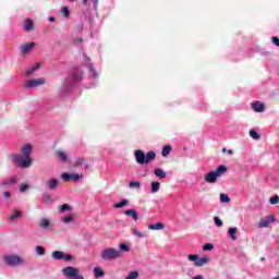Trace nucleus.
<instances>
[{
  "label": "nucleus",
  "instance_id": "16",
  "mask_svg": "<svg viewBox=\"0 0 279 279\" xmlns=\"http://www.w3.org/2000/svg\"><path fill=\"white\" fill-rule=\"evenodd\" d=\"M124 215L126 217H131L133 221H136L138 219V211H136L135 209H126L124 211Z\"/></svg>",
  "mask_w": 279,
  "mask_h": 279
},
{
  "label": "nucleus",
  "instance_id": "57",
  "mask_svg": "<svg viewBox=\"0 0 279 279\" xmlns=\"http://www.w3.org/2000/svg\"><path fill=\"white\" fill-rule=\"evenodd\" d=\"M260 260H262V263L265 262V257H262Z\"/></svg>",
  "mask_w": 279,
  "mask_h": 279
},
{
  "label": "nucleus",
  "instance_id": "27",
  "mask_svg": "<svg viewBox=\"0 0 279 279\" xmlns=\"http://www.w3.org/2000/svg\"><path fill=\"white\" fill-rule=\"evenodd\" d=\"M38 69H40V63H36L32 68H27L26 75H32L33 73H36V71H38Z\"/></svg>",
  "mask_w": 279,
  "mask_h": 279
},
{
  "label": "nucleus",
  "instance_id": "14",
  "mask_svg": "<svg viewBox=\"0 0 279 279\" xmlns=\"http://www.w3.org/2000/svg\"><path fill=\"white\" fill-rule=\"evenodd\" d=\"M36 47V43H28L26 45L21 46V54L22 56H27L29 51H32Z\"/></svg>",
  "mask_w": 279,
  "mask_h": 279
},
{
  "label": "nucleus",
  "instance_id": "54",
  "mask_svg": "<svg viewBox=\"0 0 279 279\" xmlns=\"http://www.w3.org/2000/svg\"><path fill=\"white\" fill-rule=\"evenodd\" d=\"M48 21H49L50 23H56V17H54V16H49V17H48Z\"/></svg>",
  "mask_w": 279,
  "mask_h": 279
},
{
  "label": "nucleus",
  "instance_id": "3",
  "mask_svg": "<svg viewBox=\"0 0 279 279\" xmlns=\"http://www.w3.org/2000/svg\"><path fill=\"white\" fill-rule=\"evenodd\" d=\"M134 156L137 165H149V162L156 160V151L154 150H150L145 155V150L137 149L134 151Z\"/></svg>",
  "mask_w": 279,
  "mask_h": 279
},
{
  "label": "nucleus",
  "instance_id": "42",
  "mask_svg": "<svg viewBox=\"0 0 279 279\" xmlns=\"http://www.w3.org/2000/svg\"><path fill=\"white\" fill-rule=\"evenodd\" d=\"M133 234L138 239H145V233H142L141 231H138V229H134Z\"/></svg>",
  "mask_w": 279,
  "mask_h": 279
},
{
  "label": "nucleus",
  "instance_id": "43",
  "mask_svg": "<svg viewBox=\"0 0 279 279\" xmlns=\"http://www.w3.org/2000/svg\"><path fill=\"white\" fill-rule=\"evenodd\" d=\"M119 252H130V246H128V244L125 243H121L120 244V250H118Z\"/></svg>",
  "mask_w": 279,
  "mask_h": 279
},
{
  "label": "nucleus",
  "instance_id": "17",
  "mask_svg": "<svg viewBox=\"0 0 279 279\" xmlns=\"http://www.w3.org/2000/svg\"><path fill=\"white\" fill-rule=\"evenodd\" d=\"M23 217V211L21 210H15L14 213H12L9 217L8 220L9 221H16L17 219H21Z\"/></svg>",
  "mask_w": 279,
  "mask_h": 279
},
{
  "label": "nucleus",
  "instance_id": "22",
  "mask_svg": "<svg viewBox=\"0 0 279 279\" xmlns=\"http://www.w3.org/2000/svg\"><path fill=\"white\" fill-rule=\"evenodd\" d=\"M130 201H128V198H123L120 203H116L113 205L114 209H119V208H125V206H129Z\"/></svg>",
  "mask_w": 279,
  "mask_h": 279
},
{
  "label": "nucleus",
  "instance_id": "6",
  "mask_svg": "<svg viewBox=\"0 0 279 279\" xmlns=\"http://www.w3.org/2000/svg\"><path fill=\"white\" fill-rule=\"evenodd\" d=\"M4 263L9 267H19V265H23L24 260L19 255H9L4 257Z\"/></svg>",
  "mask_w": 279,
  "mask_h": 279
},
{
  "label": "nucleus",
  "instance_id": "58",
  "mask_svg": "<svg viewBox=\"0 0 279 279\" xmlns=\"http://www.w3.org/2000/svg\"><path fill=\"white\" fill-rule=\"evenodd\" d=\"M71 3L75 2V0H69Z\"/></svg>",
  "mask_w": 279,
  "mask_h": 279
},
{
  "label": "nucleus",
  "instance_id": "36",
  "mask_svg": "<svg viewBox=\"0 0 279 279\" xmlns=\"http://www.w3.org/2000/svg\"><path fill=\"white\" fill-rule=\"evenodd\" d=\"M35 252H36L37 256H45V247L41 245H37L35 247Z\"/></svg>",
  "mask_w": 279,
  "mask_h": 279
},
{
  "label": "nucleus",
  "instance_id": "7",
  "mask_svg": "<svg viewBox=\"0 0 279 279\" xmlns=\"http://www.w3.org/2000/svg\"><path fill=\"white\" fill-rule=\"evenodd\" d=\"M82 178H84V174H77V173H68V172H63L61 174V179L63 180V182H78L80 180H82Z\"/></svg>",
  "mask_w": 279,
  "mask_h": 279
},
{
  "label": "nucleus",
  "instance_id": "56",
  "mask_svg": "<svg viewBox=\"0 0 279 279\" xmlns=\"http://www.w3.org/2000/svg\"><path fill=\"white\" fill-rule=\"evenodd\" d=\"M85 169H90V165L86 163Z\"/></svg>",
  "mask_w": 279,
  "mask_h": 279
},
{
  "label": "nucleus",
  "instance_id": "19",
  "mask_svg": "<svg viewBox=\"0 0 279 279\" xmlns=\"http://www.w3.org/2000/svg\"><path fill=\"white\" fill-rule=\"evenodd\" d=\"M39 228H41V230H48V228H51V221L47 218H43L39 221Z\"/></svg>",
  "mask_w": 279,
  "mask_h": 279
},
{
  "label": "nucleus",
  "instance_id": "18",
  "mask_svg": "<svg viewBox=\"0 0 279 279\" xmlns=\"http://www.w3.org/2000/svg\"><path fill=\"white\" fill-rule=\"evenodd\" d=\"M252 108L254 112H265V104H260L259 101L252 104Z\"/></svg>",
  "mask_w": 279,
  "mask_h": 279
},
{
  "label": "nucleus",
  "instance_id": "8",
  "mask_svg": "<svg viewBox=\"0 0 279 279\" xmlns=\"http://www.w3.org/2000/svg\"><path fill=\"white\" fill-rule=\"evenodd\" d=\"M84 62L87 63V66L89 69V73H92L93 77L97 80L99 77V73H97V70H95V64L90 62V57H87L86 53H83Z\"/></svg>",
  "mask_w": 279,
  "mask_h": 279
},
{
  "label": "nucleus",
  "instance_id": "15",
  "mask_svg": "<svg viewBox=\"0 0 279 279\" xmlns=\"http://www.w3.org/2000/svg\"><path fill=\"white\" fill-rule=\"evenodd\" d=\"M34 31V21L32 19H26L24 22V32H33Z\"/></svg>",
  "mask_w": 279,
  "mask_h": 279
},
{
  "label": "nucleus",
  "instance_id": "49",
  "mask_svg": "<svg viewBox=\"0 0 279 279\" xmlns=\"http://www.w3.org/2000/svg\"><path fill=\"white\" fill-rule=\"evenodd\" d=\"M271 40H272V45H275L276 47H279V38L278 37L274 36L271 38Z\"/></svg>",
  "mask_w": 279,
  "mask_h": 279
},
{
  "label": "nucleus",
  "instance_id": "25",
  "mask_svg": "<svg viewBox=\"0 0 279 279\" xmlns=\"http://www.w3.org/2000/svg\"><path fill=\"white\" fill-rule=\"evenodd\" d=\"M148 230H165V223L157 222L155 225H148Z\"/></svg>",
  "mask_w": 279,
  "mask_h": 279
},
{
  "label": "nucleus",
  "instance_id": "12",
  "mask_svg": "<svg viewBox=\"0 0 279 279\" xmlns=\"http://www.w3.org/2000/svg\"><path fill=\"white\" fill-rule=\"evenodd\" d=\"M41 202L45 204V206H51V204H53L56 199L51 194H49L48 192H45L41 195Z\"/></svg>",
  "mask_w": 279,
  "mask_h": 279
},
{
  "label": "nucleus",
  "instance_id": "20",
  "mask_svg": "<svg viewBox=\"0 0 279 279\" xmlns=\"http://www.w3.org/2000/svg\"><path fill=\"white\" fill-rule=\"evenodd\" d=\"M154 173L156 178H159V180H165V178H167V172H165V170H162L161 168H156L154 170Z\"/></svg>",
  "mask_w": 279,
  "mask_h": 279
},
{
  "label": "nucleus",
  "instance_id": "52",
  "mask_svg": "<svg viewBox=\"0 0 279 279\" xmlns=\"http://www.w3.org/2000/svg\"><path fill=\"white\" fill-rule=\"evenodd\" d=\"M88 21H89V25L93 27L95 25V20L92 16H89Z\"/></svg>",
  "mask_w": 279,
  "mask_h": 279
},
{
  "label": "nucleus",
  "instance_id": "44",
  "mask_svg": "<svg viewBox=\"0 0 279 279\" xmlns=\"http://www.w3.org/2000/svg\"><path fill=\"white\" fill-rule=\"evenodd\" d=\"M75 257H73V255L71 254H63V260H65V263H70V260H74Z\"/></svg>",
  "mask_w": 279,
  "mask_h": 279
},
{
  "label": "nucleus",
  "instance_id": "24",
  "mask_svg": "<svg viewBox=\"0 0 279 279\" xmlns=\"http://www.w3.org/2000/svg\"><path fill=\"white\" fill-rule=\"evenodd\" d=\"M173 149V147L171 145H166L163 146L162 150H161V156L163 158H167V156H169L171 154V150Z\"/></svg>",
  "mask_w": 279,
  "mask_h": 279
},
{
  "label": "nucleus",
  "instance_id": "53",
  "mask_svg": "<svg viewBox=\"0 0 279 279\" xmlns=\"http://www.w3.org/2000/svg\"><path fill=\"white\" fill-rule=\"evenodd\" d=\"M3 196L5 197V199L10 198V192L4 191V192H3Z\"/></svg>",
  "mask_w": 279,
  "mask_h": 279
},
{
  "label": "nucleus",
  "instance_id": "26",
  "mask_svg": "<svg viewBox=\"0 0 279 279\" xmlns=\"http://www.w3.org/2000/svg\"><path fill=\"white\" fill-rule=\"evenodd\" d=\"M94 276H95V278H104V276H106V272L104 271V269H101L99 267H95Z\"/></svg>",
  "mask_w": 279,
  "mask_h": 279
},
{
  "label": "nucleus",
  "instance_id": "23",
  "mask_svg": "<svg viewBox=\"0 0 279 279\" xmlns=\"http://www.w3.org/2000/svg\"><path fill=\"white\" fill-rule=\"evenodd\" d=\"M236 232H239V229L236 227L229 228L228 234L232 241H236Z\"/></svg>",
  "mask_w": 279,
  "mask_h": 279
},
{
  "label": "nucleus",
  "instance_id": "30",
  "mask_svg": "<svg viewBox=\"0 0 279 279\" xmlns=\"http://www.w3.org/2000/svg\"><path fill=\"white\" fill-rule=\"evenodd\" d=\"M86 162V158L84 157H78L75 162L73 163L74 169H77V167H82Z\"/></svg>",
  "mask_w": 279,
  "mask_h": 279
},
{
  "label": "nucleus",
  "instance_id": "39",
  "mask_svg": "<svg viewBox=\"0 0 279 279\" xmlns=\"http://www.w3.org/2000/svg\"><path fill=\"white\" fill-rule=\"evenodd\" d=\"M129 189H141V182H138V181H131L130 183H129Z\"/></svg>",
  "mask_w": 279,
  "mask_h": 279
},
{
  "label": "nucleus",
  "instance_id": "10",
  "mask_svg": "<svg viewBox=\"0 0 279 279\" xmlns=\"http://www.w3.org/2000/svg\"><path fill=\"white\" fill-rule=\"evenodd\" d=\"M46 186L48 191H56V189L60 186V181L56 178H51L46 182Z\"/></svg>",
  "mask_w": 279,
  "mask_h": 279
},
{
  "label": "nucleus",
  "instance_id": "32",
  "mask_svg": "<svg viewBox=\"0 0 279 279\" xmlns=\"http://www.w3.org/2000/svg\"><path fill=\"white\" fill-rule=\"evenodd\" d=\"M73 210V207H71L69 204H63L59 207V213H66Z\"/></svg>",
  "mask_w": 279,
  "mask_h": 279
},
{
  "label": "nucleus",
  "instance_id": "50",
  "mask_svg": "<svg viewBox=\"0 0 279 279\" xmlns=\"http://www.w3.org/2000/svg\"><path fill=\"white\" fill-rule=\"evenodd\" d=\"M94 1V12L96 13L97 16V5H99V0H93Z\"/></svg>",
  "mask_w": 279,
  "mask_h": 279
},
{
  "label": "nucleus",
  "instance_id": "51",
  "mask_svg": "<svg viewBox=\"0 0 279 279\" xmlns=\"http://www.w3.org/2000/svg\"><path fill=\"white\" fill-rule=\"evenodd\" d=\"M78 43H84V39L82 37H75L74 45H77Z\"/></svg>",
  "mask_w": 279,
  "mask_h": 279
},
{
  "label": "nucleus",
  "instance_id": "47",
  "mask_svg": "<svg viewBox=\"0 0 279 279\" xmlns=\"http://www.w3.org/2000/svg\"><path fill=\"white\" fill-rule=\"evenodd\" d=\"M222 153H223V154L227 153L229 156H232V155L234 154V150L228 149V148L225 147V148H222Z\"/></svg>",
  "mask_w": 279,
  "mask_h": 279
},
{
  "label": "nucleus",
  "instance_id": "29",
  "mask_svg": "<svg viewBox=\"0 0 279 279\" xmlns=\"http://www.w3.org/2000/svg\"><path fill=\"white\" fill-rule=\"evenodd\" d=\"M150 191L151 193H158V191H160V182L153 181L150 185Z\"/></svg>",
  "mask_w": 279,
  "mask_h": 279
},
{
  "label": "nucleus",
  "instance_id": "45",
  "mask_svg": "<svg viewBox=\"0 0 279 279\" xmlns=\"http://www.w3.org/2000/svg\"><path fill=\"white\" fill-rule=\"evenodd\" d=\"M138 278V271H131L129 276L125 277V279H136Z\"/></svg>",
  "mask_w": 279,
  "mask_h": 279
},
{
  "label": "nucleus",
  "instance_id": "4",
  "mask_svg": "<svg viewBox=\"0 0 279 279\" xmlns=\"http://www.w3.org/2000/svg\"><path fill=\"white\" fill-rule=\"evenodd\" d=\"M227 171L228 167H226V165H221L215 171H210L205 174V182H207V184H215V182H217V178H221V175Z\"/></svg>",
  "mask_w": 279,
  "mask_h": 279
},
{
  "label": "nucleus",
  "instance_id": "48",
  "mask_svg": "<svg viewBox=\"0 0 279 279\" xmlns=\"http://www.w3.org/2000/svg\"><path fill=\"white\" fill-rule=\"evenodd\" d=\"M27 189H29V185H27V184H22V185L20 186V193H25V191H26Z\"/></svg>",
  "mask_w": 279,
  "mask_h": 279
},
{
  "label": "nucleus",
  "instance_id": "35",
  "mask_svg": "<svg viewBox=\"0 0 279 279\" xmlns=\"http://www.w3.org/2000/svg\"><path fill=\"white\" fill-rule=\"evenodd\" d=\"M61 14H63L65 19H69V16H71V11L69 10V7H61Z\"/></svg>",
  "mask_w": 279,
  "mask_h": 279
},
{
  "label": "nucleus",
  "instance_id": "2",
  "mask_svg": "<svg viewBox=\"0 0 279 279\" xmlns=\"http://www.w3.org/2000/svg\"><path fill=\"white\" fill-rule=\"evenodd\" d=\"M82 75V70L77 68L73 69L63 83L62 95H66L71 88H74L75 85L80 84Z\"/></svg>",
  "mask_w": 279,
  "mask_h": 279
},
{
  "label": "nucleus",
  "instance_id": "46",
  "mask_svg": "<svg viewBox=\"0 0 279 279\" xmlns=\"http://www.w3.org/2000/svg\"><path fill=\"white\" fill-rule=\"evenodd\" d=\"M189 260H191L192 263H197V259L199 258V255H193V254H191V255H189Z\"/></svg>",
  "mask_w": 279,
  "mask_h": 279
},
{
  "label": "nucleus",
  "instance_id": "40",
  "mask_svg": "<svg viewBox=\"0 0 279 279\" xmlns=\"http://www.w3.org/2000/svg\"><path fill=\"white\" fill-rule=\"evenodd\" d=\"M214 221H215V226H217V228H221L223 226V220H221V218L215 216L214 217Z\"/></svg>",
  "mask_w": 279,
  "mask_h": 279
},
{
  "label": "nucleus",
  "instance_id": "9",
  "mask_svg": "<svg viewBox=\"0 0 279 279\" xmlns=\"http://www.w3.org/2000/svg\"><path fill=\"white\" fill-rule=\"evenodd\" d=\"M45 84V78L29 80L25 84V88L29 90V88H38V86H43Z\"/></svg>",
  "mask_w": 279,
  "mask_h": 279
},
{
  "label": "nucleus",
  "instance_id": "28",
  "mask_svg": "<svg viewBox=\"0 0 279 279\" xmlns=\"http://www.w3.org/2000/svg\"><path fill=\"white\" fill-rule=\"evenodd\" d=\"M56 156H58V158H59L62 162H65L66 160H69V156H66V153H64V151L57 150V151H56Z\"/></svg>",
  "mask_w": 279,
  "mask_h": 279
},
{
  "label": "nucleus",
  "instance_id": "11",
  "mask_svg": "<svg viewBox=\"0 0 279 279\" xmlns=\"http://www.w3.org/2000/svg\"><path fill=\"white\" fill-rule=\"evenodd\" d=\"M17 182H19V178L16 175H13L0 182V186H15Z\"/></svg>",
  "mask_w": 279,
  "mask_h": 279
},
{
  "label": "nucleus",
  "instance_id": "41",
  "mask_svg": "<svg viewBox=\"0 0 279 279\" xmlns=\"http://www.w3.org/2000/svg\"><path fill=\"white\" fill-rule=\"evenodd\" d=\"M279 203V196L278 195H275L272 197H270L269 199V204H271L272 206H276V204Z\"/></svg>",
  "mask_w": 279,
  "mask_h": 279
},
{
  "label": "nucleus",
  "instance_id": "33",
  "mask_svg": "<svg viewBox=\"0 0 279 279\" xmlns=\"http://www.w3.org/2000/svg\"><path fill=\"white\" fill-rule=\"evenodd\" d=\"M206 263H208V258H206V257L199 258L198 257V259L196 260L195 266L196 267H204V265H206Z\"/></svg>",
  "mask_w": 279,
  "mask_h": 279
},
{
  "label": "nucleus",
  "instance_id": "34",
  "mask_svg": "<svg viewBox=\"0 0 279 279\" xmlns=\"http://www.w3.org/2000/svg\"><path fill=\"white\" fill-rule=\"evenodd\" d=\"M74 219L75 218L73 217V214H70L62 218V222L63 223H73Z\"/></svg>",
  "mask_w": 279,
  "mask_h": 279
},
{
  "label": "nucleus",
  "instance_id": "1",
  "mask_svg": "<svg viewBox=\"0 0 279 279\" xmlns=\"http://www.w3.org/2000/svg\"><path fill=\"white\" fill-rule=\"evenodd\" d=\"M32 151H34V146L32 144H25L21 149L22 155L11 156L13 165L20 169H29L32 167Z\"/></svg>",
  "mask_w": 279,
  "mask_h": 279
},
{
  "label": "nucleus",
  "instance_id": "59",
  "mask_svg": "<svg viewBox=\"0 0 279 279\" xmlns=\"http://www.w3.org/2000/svg\"><path fill=\"white\" fill-rule=\"evenodd\" d=\"M84 3H88V0H84Z\"/></svg>",
  "mask_w": 279,
  "mask_h": 279
},
{
  "label": "nucleus",
  "instance_id": "21",
  "mask_svg": "<svg viewBox=\"0 0 279 279\" xmlns=\"http://www.w3.org/2000/svg\"><path fill=\"white\" fill-rule=\"evenodd\" d=\"M51 257L53 260H63L64 258V252L62 251H53L51 254Z\"/></svg>",
  "mask_w": 279,
  "mask_h": 279
},
{
  "label": "nucleus",
  "instance_id": "37",
  "mask_svg": "<svg viewBox=\"0 0 279 279\" xmlns=\"http://www.w3.org/2000/svg\"><path fill=\"white\" fill-rule=\"evenodd\" d=\"M220 202L221 204H230V196L228 194H220Z\"/></svg>",
  "mask_w": 279,
  "mask_h": 279
},
{
  "label": "nucleus",
  "instance_id": "5",
  "mask_svg": "<svg viewBox=\"0 0 279 279\" xmlns=\"http://www.w3.org/2000/svg\"><path fill=\"white\" fill-rule=\"evenodd\" d=\"M102 260H117V258H121V251L117 248H106L100 254Z\"/></svg>",
  "mask_w": 279,
  "mask_h": 279
},
{
  "label": "nucleus",
  "instance_id": "31",
  "mask_svg": "<svg viewBox=\"0 0 279 279\" xmlns=\"http://www.w3.org/2000/svg\"><path fill=\"white\" fill-rule=\"evenodd\" d=\"M248 134L253 141H260V134L256 130H251Z\"/></svg>",
  "mask_w": 279,
  "mask_h": 279
},
{
  "label": "nucleus",
  "instance_id": "38",
  "mask_svg": "<svg viewBox=\"0 0 279 279\" xmlns=\"http://www.w3.org/2000/svg\"><path fill=\"white\" fill-rule=\"evenodd\" d=\"M203 250L204 252H213V250H215V245H213V243H206L203 245Z\"/></svg>",
  "mask_w": 279,
  "mask_h": 279
},
{
  "label": "nucleus",
  "instance_id": "13",
  "mask_svg": "<svg viewBox=\"0 0 279 279\" xmlns=\"http://www.w3.org/2000/svg\"><path fill=\"white\" fill-rule=\"evenodd\" d=\"M276 221V217L274 216H267L266 218L262 219L258 223L259 228H269V223H272Z\"/></svg>",
  "mask_w": 279,
  "mask_h": 279
},
{
  "label": "nucleus",
  "instance_id": "55",
  "mask_svg": "<svg viewBox=\"0 0 279 279\" xmlns=\"http://www.w3.org/2000/svg\"><path fill=\"white\" fill-rule=\"evenodd\" d=\"M194 279H204V276L198 275V276L194 277Z\"/></svg>",
  "mask_w": 279,
  "mask_h": 279
}]
</instances>
